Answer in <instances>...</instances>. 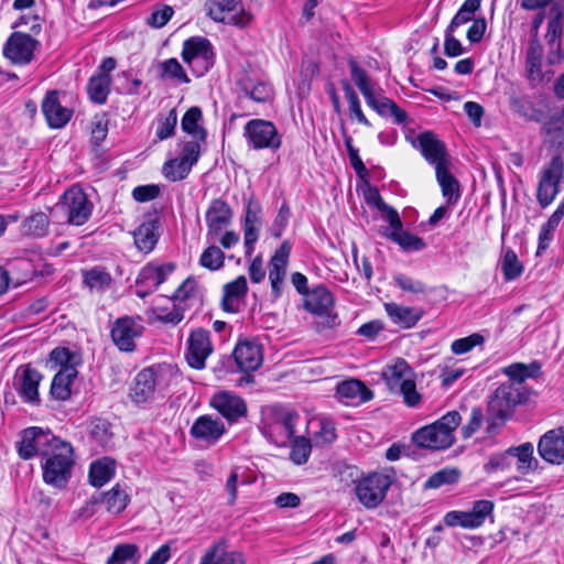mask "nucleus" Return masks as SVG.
I'll use <instances>...</instances> for the list:
<instances>
[{
	"label": "nucleus",
	"mask_w": 564,
	"mask_h": 564,
	"mask_svg": "<svg viewBox=\"0 0 564 564\" xmlns=\"http://www.w3.org/2000/svg\"><path fill=\"white\" fill-rule=\"evenodd\" d=\"M460 421L459 412L449 411L434 423L416 430L412 434V441L421 448L430 451L446 449L454 444V432Z\"/></svg>",
	"instance_id": "nucleus-1"
},
{
	"label": "nucleus",
	"mask_w": 564,
	"mask_h": 564,
	"mask_svg": "<svg viewBox=\"0 0 564 564\" xmlns=\"http://www.w3.org/2000/svg\"><path fill=\"white\" fill-rule=\"evenodd\" d=\"M43 458L44 481L56 488L64 487L70 478L74 465V451L70 443L57 437L48 449L43 452Z\"/></svg>",
	"instance_id": "nucleus-2"
},
{
	"label": "nucleus",
	"mask_w": 564,
	"mask_h": 564,
	"mask_svg": "<svg viewBox=\"0 0 564 564\" xmlns=\"http://www.w3.org/2000/svg\"><path fill=\"white\" fill-rule=\"evenodd\" d=\"M382 377L389 390L401 394L408 406L415 408L421 403L422 397L416 390L414 372L404 359L387 366Z\"/></svg>",
	"instance_id": "nucleus-3"
},
{
	"label": "nucleus",
	"mask_w": 564,
	"mask_h": 564,
	"mask_svg": "<svg viewBox=\"0 0 564 564\" xmlns=\"http://www.w3.org/2000/svg\"><path fill=\"white\" fill-rule=\"evenodd\" d=\"M528 394L523 387L517 386L516 383L505 382L501 383L488 402V415L491 421L488 426V431L496 425L495 421L503 423L508 420L517 405L525 402Z\"/></svg>",
	"instance_id": "nucleus-4"
},
{
	"label": "nucleus",
	"mask_w": 564,
	"mask_h": 564,
	"mask_svg": "<svg viewBox=\"0 0 564 564\" xmlns=\"http://www.w3.org/2000/svg\"><path fill=\"white\" fill-rule=\"evenodd\" d=\"M174 376V370L169 365H159L141 370L131 389V398L135 403L150 400L156 390L166 389Z\"/></svg>",
	"instance_id": "nucleus-5"
},
{
	"label": "nucleus",
	"mask_w": 564,
	"mask_h": 564,
	"mask_svg": "<svg viewBox=\"0 0 564 564\" xmlns=\"http://www.w3.org/2000/svg\"><path fill=\"white\" fill-rule=\"evenodd\" d=\"M56 207L65 215L67 224L82 226L91 216L94 205L80 186L73 185L63 194Z\"/></svg>",
	"instance_id": "nucleus-6"
},
{
	"label": "nucleus",
	"mask_w": 564,
	"mask_h": 564,
	"mask_svg": "<svg viewBox=\"0 0 564 564\" xmlns=\"http://www.w3.org/2000/svg\"><path fill=\"white\" fill-rule=\"evenodd\" d=\"M392 479L383 474L372 473L356 484V496L367 509L377 508L386 498Z\"/></svg>",
	"instance_id": "nucleus-7"
},
{
	"label": "nucleus",
	"mask_w": 564,
	"mask_h": 564,
	"mask_svg": "<svg viewBox=\"0 0 564 564\" xmlns=\"http://www.w3.org/2000/svg\"><path fill=\"white\" fill-rule=\"evenodd\" d=\"M243 137L248 147L253 150L270 149L278 150L282 140L276 127L268 120L252 119L243 128Z\"/></svg>",
	"instance_id": "nucleus-8"
},
{
	"label": "nucleus",
	"mask_w": 564,
	"mask_h": 564,
	"mask_svg": "<svg viewBox=\"0 0 564 564\" xmlns=\"http://www.w3.org/2000/svg\"><path fill=\"white\" fill-rule=\"evenodd\" d=\"M333 306V294L324 285H317L305 295L304 308L321 318L318 324L323 328H333L338 324Z\"/></svg>",
	"instance_id": "nucleus-9"
},
{
	"label": "nucleus",
	"mask_w": 564,
	"mask_h": 564,
	"mask_svg": "<svg viewBox=\"0 0 564 564\" xmlns=\"http://www.w3.org/2000/svg\"><path fill=\"white\" fill-rule=\"evenodd\" d=\"M207 14L216 22L245 26L251 17L243 10L240 0H208L205 3Z\"/></svg>",
	"instance_id": "nucleus-10"
},
{
	"label": "nucleus",
	"mask_w": 564,
	"mask_h": 564,
	"mask_svg": "<svg viewBox=\"0 0 564 564\" xmlns=\"http://www.w3.org/2000/svg\"><path fill=\"white\" fill-rule=\"evenodd\" d=\"M40 42L23 31L13 32L3 45V55L17 65H28L34 57Z\"/></svg>",
	"instance_id": "nucleus-11"
},
{
	"label": "nucleus",
	"mask_w": 564,
	"mask_h": 564,
	"mask_svg": "<svg viewBox=\"0 0 564 564\" xmlns=\"http://www.w3.org/2000/svg\"><path fill=\"white\" fill-rule=\"evenodd\" d=\"M348 65L350 68V76L365 97L367 105L375 109L381 117H389V104H393V101L387 97H377L375 95L367 72L358 65L355 58H349Z\"/></svg>",
	"instance_id": "nucleus-12"
},
{
	"label": "nucleus",
	"mask_w": 564,
	"mask_h": 564,
	"mask_svg": "<svg viewBox=\"0 0 564 564\" xmlns=\"http://www.w3.org/2000/svg\"><path fill=\"white\" fill-rule=\"evenodd\" d=\"M56 436L51 431H44L41 427L32 426L22 432L21 441L17 444L18 454L22 459H30L35 455L43 457V452L56 441Z\"/></svg>",
	"instance_id": "nucleus-13"
},
{
	"label": "nucleus",
	"mask_w": 564,
	"mask_h": 564,
	"mask_svg": "<svg viewBox=\"0 0 564 564\" xmlns=\"http://www.w3.org/2000/svg\"><path fill=\"white\" fill-rule=\"evenodd\" d=\"M494 502L490 500H478L474 502L470 511H449L444 517L447 527H462L475 529L484 524L486 518L492 513Z\"/></svg>",
	"instance_id": "nucleus-14"
},
{
	"label": "nucleus",
	"mask_w": 564,
	"mask_h": 564,
	"mask_svg": "<svg viewBox=\"0 0 564 564\" xmlns=\"http://www.w3.org/2000/svg\"><path fill=\"white\" fill-rule=\"evenodd\" d=\"M562 174L563 163L557 158L552 159L542 171L536 193V199L542 208L547 207L558 194Z\"/></svg>",
	"instance_id": "nucleus-15"
},
{
	"label": "nucleus",
	"mask_w": 564,
	"mask_h": 564,
	"mask_svg": "<svg viewBox=\"0 0 564 564\" xmlns=\"http://www.w3.org/2000/svg\"><path fill=\"white\" fill-rule=\"evenodd\" d=\"M143 329L139 321L130 316H123L113 322L110 335L119 350L131 352L135 349L134 339L142 335Z\"/></svg>",
	"instance_id": "nucleus-16"
},
{
	"label": "nucleus",
	"mask_w": 564,
	"mask_h": 564,
	"mask_svg": "<svg viewBox=\"0 0 564 564\" xmlns=\"http://www.w3.org/2000/svg\"><path fill=\"white\" fill-rule=\"evenodd\" d=\"M209 404L226 419L229 425L237 423L241 417L247 416L248 413L245 400L229 391L215 393L210 398Z\"/></svg>",
	"instance_id": "nucleus-17"
},
{
	"label": "nucleus",
	"mask_w": 564,
	"mask_h": 564,
	"mask_svg": "<svg viewBox=\"0 0 564 564\" xmlns=\"http://www.w3.org/2000/svg\"><path fill=\"white\" fill-rule=\"evenodd\" d=\"M42 375L34 368L21 366L15 373L14 388L21 399L32 405L40 404L39 384Z\"/></svg>",
	"instance_id": "nucleus-18"
},
{
	"label": "nucleus",
	"mask_w": 564,
	"mask_h": 564,
	"mask_svg": "<svg viewBox=\"0 0 564 564\" xmlns=\"http://www.w3.org/2000/svg\"><path fill=\"white\" fill-rule=\"evenodd\" d=\"M291 253V245L283 241L275 250L269 262V280L271 284L272 296L276 300L282 294L283 281L286 274V267Z\"/></svg>",
	"instance_id": "nucleus-19"
},
{
	"label": "nucleus",
	"mask_w": 564,
	"mask_h": 564,
	"mask_svg": "<svg viewBox=\"0 0 564 564\" xmlns=\"http://www.w3.org/2000/svg\"><path fill=\"white\" fill-rule=\"evenodd\" d=\"M42 112L50 128L62 129L73 117V109L62 105L58 90H50L42 100Z\"/></svg>",
	"instance_id": "nucleus-20"
},
{
	"label": "nucleus",
	"mask_w": 564,
	"mask_h": 564,
	"mask_svg": "<svg viewBox=\"0 0 564 564\" xmlns=\"http://www.w3.org/2000/svg\"><path fill=\"white\" fill-rule=\"evenodd\" d=\"M226 433V426L218 417L200 415L191 426L189 434L206 445L216 444Z\"/></svg>",
	"instance_id": "nucleus-21"
},
{
	"label": "nucleus",
	"mask_w": 564,
	"mask_h": 564,
	"mask_svg": "<svg viewBox=\"0 0 564 564\" xmlns=\"http://www.w3.org/2000/svg\"><path fill=\"white\" fill-rule=\"evenodd\" d=\"M212 351L213 347L209 333L202 328L192 332L186 352L188 365L195 369H203L205 367V360Z\"/></svg>",
	"instance_id": "nucleus-22"
},
{
	"label": "nucleus",
	"mask_w": 564,
	"mask_h": 564,
	"mask_svg": "<svg viewBox=\"0 0 564 564\" xmlns=\"http://www.w3.org/2000/svg\"><path fill=\"white\" fill-rule=\"evenodd\" d=\"M539 455L547 463H564V429L547 431L539 441Z\"/></svg>",
	"instance_id": "nucleus-23"
},
{
	"label": "nucleus",
	"mask_w": 564,
	"mask_h": 564,
	"mask_svg": "<svg viewBox=\"0 0 564 564\" xmlns=\"http://www.w3.org/2000/svg\"><path fill=\"white\" fill-rule=\"evenodd\" d=\"M231 218L230 206L223 199H214L206 212L207 238L215 240L231 223Z\"/></svg>",
	"instance_id": "nucleus-24"
},
{
	"label": "nucleus",
	"mask_w": 564,
	"mask_h": 564,
	"mask_svg": "<svg viewBox=\"0 0 564 564\" xmlns=\"http://www.w3.org/2000/svg\"><path fill=\"white\" fill-rule=\"evenodd\" d=\"M417 148L424 159L436 166H445L448 164L445 144L437 139L432 131H424L417 135Z\"/></svg>",
	"instance_id": "nucleus-25"
},
{
	"label": "nucleus",
	"mask_w": 564,
	"mask_h": 564,
	"mask_svg": "<svg viewBox=\"0 0 564 564\" xmlns=\"http://www.w3.org/2000/svg\"><path fill=\"white\" fill-rule=\"evenodd\" d=\"M542 59L543 46L539 39L531 37L525 55V77L532 88L544 82Z\"/></svg>",
	"instance_id": "nucleus-26"
},
{
	"label": "nucleus",
	"mask_w": 564,
	"mask_h": 564,
	"mask_svg": "<svg viewBox=\"0 0 564 564\" xmlns=\"http://www.w3.org/2000/svg\"><path fill=\"white\" fill-rule=\"evenodd\" d=\"M232 356L238 368L242 372L257 370L263 361L261 346L252 341H242L237 344Z\"/></svg>",
	"instance_id": "nucleus-27"
},
{
	"label": "nucleus",
	"mask_w": 564,
	"mask_h": 564,
	"mask_svg": "<svg viewBox=\"0 0 564 564\" xmlns=\"http://www.w3.org/2000/svg\"><path fill=\"white\" fill-rule=\"evenodd\" d=\"M175 269L173 263H166L160 267L147 265L144 267L139 276L137 279V284L139 288L147 286V291L138 290L137 295L140 297H145L149 293L156 290L166 279V276L172 273Z\"/></svg>",
	"instance_id": "nucleus-28"
},
{
	"label": "nucleus",
	"mask_w": 564,
	"mask_h": 564,
	"mask_svg": "<svg viewBox=\"0 0 564 564\" xmlns=\"http://www.w3.org/2000/svg\"><path fill=\"white\" fill-rule=\"evenodd\" d=\"M159 228V220L151 218L134 229L133 239L139 251L149 253L154 249L160 237Z\"/></svg>",
	"instance_id": "nucleus-29"
},
{
	"label": "nucleus",
	"mask_w": 564,
	"mask_h": 564,
	"mask_svg": "<svg viewBox=\"0 0 564 564\" xmlns=\"http://www.w3.org/2000/svg\"><path fill=\"white\" fill-rule=\"evenodd\" d=\"M209 57H214L210 42L205 37H191L183 44L182 58L187 65H193L197 59H203L204 64L209 63Z\"/></svg>",
	"instance_id": "nucleus-30"
},
{
	"label": "nucleus",
	"mask_w": 564,
	"mask_h": 564,
	"mask_svg": "<svg viewBox=\"0 0 564 564\" xmlns=\"http://www.w3.org/2000/svg\"><path fill=\"white\" fill-rule=\"evenodd\" d=\"M384 310L390 319L403 328L415 326L424 315V311L420 307L402 306L397 303H386Z\"/></svg>",
	"instance_id": "nucleus-31"
},
{
	"label": "nucleus",
	"mask_w": 564,
	"mask_h": 564,
	"mask_svg": "<svg viewBox=\"0 0 564 564\" xmlns=\"http://www.w3.org/2000/svg\"><path fill=\"white\" fill-rule=\"evenodd\" d=\"M239 98H249L256 102H268L273 97L271 85L265 82H254L250 77H245L238 82Z\"/></svg>",
	"instance_id": "nucleus-32"
},
{
	"label": "nucleus",
	"mask_w": 564,
	"mask_h": 564,
	"mask_svg": "<svg viewBox=\"0 0 564 564\" xmlns=\"http://www.w3.org/2000/svg\"><path fill=\"white\" fill-rule=\"evenodd\" d=\"M337 393L340 398L354 402H367L373 397L372 391L356 379L347 380L338 384Z\"/></svg>",
	"instance_id": "nucleus-33"
},
{
	"label": "nucleus",
	"mask_w": 564,
	"mask_h": 564,
	"mask_svg": "<svg viewBox=\"0 0 564 564\" xmlns=\"http://www.w3.org/2000/svg\"><path fill=\"white\" fill-rule=\"evenodd\" d=\"M77 375V370L72 367L59 369L53 378L51 394L57 400H67L70 397V383Z\"/></svg>",
	"instance_id": "nucleus-34"
},
{
	"label": "nucleus",
	"mask_w": 564,
	"mask_h": 564,
	"mask_svg": "<svg viewBox=\"0 0 564 564\" xmlns=\"http://www.w3.org/2000/svg\"><path fill=\"white\" fill-rule=\"evenodd\" d=\"M382 236L399 245V247L406 252L420 251L423 250L426 246L422 238L406 230H403V228L400 230L384 229L382 231Z\"/></svg>",
	"instance_id": "nucleus-35"
},
{
	"label": "nucleus",
	"mask_w": 564,
	"mask_h": 564,
	"mask_svg": "<svg viewBox=\"0 0 564 564\" xmlns=\"http://www.w3.org/2000/svg\"><path fill=\"white\" fill-rule=\"evenodd\" d=\"M435 173L443 196L446 197L449 204L456 203L460 196L459 184L449 172L448 164L445 166H436Z\"/></svg>",
	"instance_id": "nucleus-36"
},
{
	"label": "nucleus",
	"mask_w": 564,
	"mask_h": 564,
	"mask_svg": "<svg viewBox=\"0 0 564 564\" xmlns=\"http://www.w3.org/2000/svg\"><path fill=\"white\" fill-rule=\"evenodd\" d=\"M112 278L102 267H94L83 271V284L91 292H104L110 286Z\"/></svg>",
	"instance_id": "nucleus-37"
},
{
	"label": "nucleus",
	"mask_w": 564,
	"mask_h": 564,
	"mask_svg": "<svg viewBox=\"0 0 564 564\" xmlns=\"http://www.w3.org/2000/svg\"><path fill=\"white\" fill-rule=\"evenodd\" d=\"M111 76L96 74L90 77L87 85V93L93 102L102 105L110 93Z\"/></svg>",
	"instance_id": "nucleus-38"
},
{
	"label": "nucleus",
	"mask_w": 564,
	"mask_h": 564,
	"mask_svg": "<svg viewBox=\"0 0 564 564\" xmlns=\"http://www.w3.org/2000/svg\"><path fill=\"white\" fill-rule=\"evenodd\" d=\"M203 113L200 108L191 107L182 118L181 127L182 130L193 138L205 141L207 137L206 130L199 126V121L202 120Z\"/></svg>",
	"instance_id": "nucleus-39"
},
{
	"label": "nucleus",
	"mask_w": 564,
	"mask_h": 564,
	"mask_svg": "<svg viewBox=\"0 0 564 564\" xmlns=\"http://www.w3.org/2000/svg\"><path fill=\"white\" fill-rule=\"evenodd\" d=\"M115 475V463L104 458L94 462L89 468V481L94 487H101Z\"/></svg>",
	"instance_id": "nucleus-40"
},
{
	"label": "nucleus",
	"mask_w": 564,
	"mask_h": 564,
	"mask_svg": "<svg viewBox=\"0 0 564 564\" xmlns=\"http://www.w3.org/2000/svg\"><path fill=\"white\" fill-rule=\"evenodd\" d=\"M139 560V546L137 544L124 543L115 547L106 564H138Z\"/></svg>",
	"instance_id": "nucleus-41"
},
{
	"label": "nucleus",
	"mask_w": 564,
	"mask_h": 564,
	"mask_svg": "<svg viewBox=\"0 0 564 564\" xmlns=\"http://www.w3.org/2000/svg\"><path fill=\"white\" fill-rule=\"evenodd\" d=\"M48 226V216L43 212H39L25 218L22 228L25 235L41 238L47 234Z\"/></svg>",
	"instance_id": "nucleus-42"
},
{
	"label": "nucleus",
	"mask_w": 564,
	"mask_h": 564,
	"mask_svg": "<svg viewBox=\"0 0 564 564\" xmlns=\"http://www.w3.org/2000/svg\"><path fill=\"white\" fill-rule=\"evenodd\" d=\"M507 454L518 458V469L522 474L535 468L538 465V460L533 457V445L531 443H524L518 447H511L507 451Z\"/></svg>",
	"instance_id": "nucleus-43"
},
{
	"label": "nucleus",
	"mask_w": 564,
	"mask_h": 564,
	"mask_svg": "<svg viewBox=\"0 0 564 564\" xmlns=\"http://www.w3.org/2000/svg\"><path fill=\"white\" fill-rule=\"evenodd\" d=\"M128 501L129 496L120 488L119 485H116L111 490L104 495L106 508L113 514L121 513L126 509Z\"/></svg>",
	"instance_id": "nucleus-44"
},
{
	"label": "nucleus",
	"mask_w": 564,
	"mask_h": 564,
	"mask_svg": "<svg viewBox=\"0 0 564 564\" xmlns=\"http://www.w3.org/2000/svg\"><path fill=\"white\" fill-rule=\"evenodd\" d=\"M159 75L161 79H174L178 83H189L183 66L176 58H169L159 65Z\"/></svg>",
	"instance_id": "nucleus-45"
},
{
	"label": "nucleus",
	"mask_w": 564,
	"mask_h": 564,
	"mask_svg": "<svg viewBox=\"0 0 564 564\" xmlns=\"http://www.w3.org/2000/svg\"><path fill=\"white\" fill-rule=\"evenodd\" d=\"M501 271L506 281L518 279L523 272V265L512 249H506L501 259Z\"/></svg>",
	"instance_id": "nucleus-46"
},
{
	"label": "nucleus",
	"mask_w": 564,
	"mask_h": 564,
	"mask_svg": "<svg viewBox=\"0 0 564 564\" xmlns=\"http://www.w3.org/2000/svg\"><path fill=\"white\" fill-rule=\"evenodd\" d=\"M192 167L191 164L184 162L181 158H176L164 163L162 173L167 180L176 182L184 180L189 174Z\"/></svg>",
	"instance_id": "nucleus-47"
},
{
	"label": "nucleus",
	"mask_w": 564,
	"mask_h": 564,
	"mask_svg": "<svg viewBox=\"0 0 564 564\" xmlns=\"http://www.w3.org/2000/svg\"><path fill=\"white\" fill-rule=\"evenodd\" d=\"M174 302H200V295L197 289V282L194 278H187L174 292L172 296Z\"/></svg>",
	"instance_id": "nucleus-48"
},
{
	"label": "nucleus",
	"mask_w": 564,
	"mask_h": 564,
	"mask_svg": "<svg viewBox=\"0 0 564 564\" xmlns=\"http://www.w3.org/2000/svg\"><path fill=\"white\" fill-rule=\"evenodd\" d=\"M460 473L456 468H444L432 476L424 484L425 489H437L444 485H452L458 481Z\"/></svg>",
	"instance_id": "nucleus-49"
},
{
	"label": "nucleus",
	"mask_w": 564,
	"mask_h": 564,
	"mask_svg": "<svg viewBox=\"0 0 564 564\" xmlns=\"http://www.w3.org/2000/svg\"><path fill=\"white\" fill-rule=\"evenodd\" d=\"M311 452L312 445L308 438L295 437L291 445L290 459L296 465H303L308 460Z\"/></svg>",
	"instance_id": "nucleus-50"
},
{
	"label": "nucleus",
	"mask_w": 564,
	"mask_h": 564,
	"mask_svg": "<svg viewBox=\"0 0 564 564\" xmlns=\"http://www.w3.org/2000/svg\"><path fill=\"white\" fill-rule=\"evenodd\" d=\"M224 260L225 254L223 250L213 245L203 251L199 264L208 270L216 271L224 265Z\"/></svg>",
	"instance_id": "nucleus-51"
},
{
	"label": "nucleus",
	"mask_w": 564,
	"mask_h": 564,
	"mask_svg": "<svg viewBox=\"0 0 564 564\" xmlns=\"http://www.w3.org/2000/svg\"><path fill=\"white\" fill-rule=\"evenodd\" d=\"M50 360L56 366H59L61 369H65L67 367L76 369V366L79 364V356L70 351L68 348L57 347L51 351Z\"/></svg>",
	"instance_id": "nucleus-52"
},
{
	"label": "nucleus",
	"mask_w": 564,
	"mask_h": 564,
	"mask_svg": "<svg viewBox=\"0 0 564 564\" xmlns=\"http://www.w3.org/2000/svg\"><path fill=\"white\" fill-rule=\"evenodd\" d=\"M177 124V113L173 108L170 110L169 115L165 118L159 119L158 129H156V138L160 141L166 140L171 138Z\"/></svg>",
	"instance_id": "nucleus-53"
},
{
	"label": "nucleus",
	"mask_w": 564,
	"mask_h": 564,
	"mask_svg": "<svg viewBox=\"0 0 564 564\" xmlns=\"http://www.w3.org/2000/svg\"><path fill=\"white\" fill-rule=\"evenodd\" d=\"M174 10L167 4L158 6L151 15L147 19V23L154 29H161L172 19Z\"/></svg>",
	"instance_id": "nucleus-54"
},
{
	"label": "nucleus",
	"mask_w": 564,
	"mask_h": 564,
	"mask_svg": "<svg viewBox=\"0 0 564 564\" xmlns=\"http://www.w3.org/2000/svg\"><path fill=\"white\" fill-rule=\"evenodd\" d=\"M530 368L539 369L534 364L530 367L523 364H512L503 369V373L507 375L517 386L522 387V382L532 377L533 373L530 371Z\"/></svg>",
	"instance_id": "nucleus-55"
},
{
	"label": "nucleus",
	"mask_w": 564,
	"mask_h": 564,
	"mask_svg": "<svg viewBox=\"0 0 564 564\" xmlns=\"http://www.w3.org/2000/svg\"><path fill=\"white\" fill-rule=\"evenodd\" d=\"M484 340V336L475 333L467 337L454 340L451 349L455 355H463L470 351L474 347L481 345Z\"/></svg>",
	"instance_id": "nucleus-56"
},
{
	"label": "nucleus",
	"mask_w": 564,
	"mask_h": 564,
	"mask_svg": "<svg viewBox=\"0 0 564 564\" xmlns=\"http://www.w3.org/2000/svg\"><path fill=\"white\" fill-rule=\"evenodd\" d=\"M108 122L106 115L96 116L91 121V142L95 147H99L107 138Z\"/></svg>",
	"instance_id": "nucleus-57"
},
{
	"label": "nucleus",
	"mask_w": 564,
	"mask_h": 564,
	"mask_svg": "<svg viewBox=\"0 0 564 564\" xmlns=\"http://www.w3.org/2000/svg\"><path fill=\"white\" fill-rule=\"evenodd\" d=\"M218 546L210 547L200 560V564H241L234 554H225L217 557Z\"/></svg>",
	"instance_id": "nucleus-58"
},
{
	"label": "nucleus",
	"mask_w": 564,
	"mask_h": 564,
	"mask_svg": "<svg viewBox=\"0 0 564 564\" xmlns=\"http://www.w3.org/2000/svg\"><path fill=\"white\" fill-rule=\"evenodd\" d=\"M200 156V145L199 140L186 141L183 144L182 152L180 158L191 164L195 165Z\"/></svg>",
	"instance_id": "nucleus-59"
},
{
	"label": "nucleus",
	"mask_w": 564,
	"mask_h": 564,
	"mask_svg": "<svg viewBox=\"0 0 564 564\" xmlns=\"http://www.w3.org/2000/svg\"><path fill=\"white\" fill-rule=\"evenodd\" d=\"M299 414L294 411H283L279 414L276 424L284 430L285 436L291 438L295 433V422Z\"/></svg>",
	"instance_id": "nucleus-60"
},
{
	"label": "nucleus",
	"mask_w": 564,
	"mask_h": 564,
	"mask_svg": "<svg viewBox=\"0 0 564 564\" xmlns=\"http://www.w3.org/2000/svg\"><path fill=\"white\" fill-rule=\"evenodd\" d=\"M395 284L401 288L403 291L411 293H424L425 284L421 281L414 280L410 276L398 274L394 278Z\"/></svg>",
	"instance_id": "nucleus-61"
},
{
	"label": "nucleus",
	"mask_w": 564,
	"mask_h": 564,
	"mask_svg": "<svg viewBox=\"0 0 564 564\" xmlns=\"http://www.w3.org/2000/svg\"><path fill=\"white\" fill-rule=\"evenodd\" d=\"M248 291L247 280L243 275L238 276L232 282L227 283L224 286V294L235 300L243 296Z\"/></svg>",
	"instance_id": "nucleus-62"
},
{
	"label": "nucleus",
	"mask_w": 564,
	"mask_h": 564,
	"mask_svg": "<svg viewBox=\"0 0 564 564\" xmlns=\"http://www.w3.org/2000/svg\"><path fill=\"white\" fill-rule=\"evenodd\" d=\"M160 194V187L155 184L137 186L132 191V197L140 203L149 202L156 198Z\"/></svg>",
	"instance_id": "nucleus-63"
},
{
	"label": "nucleus",
	"mask_w": 564,
	"mask_h": 564,
	"mask_svg": "<svg viewBox=\"0 0 564 564\" xmlns=\"http://www.w3.org/2000/svg\"><path fill=\"white\" fill-rule=\"evenodd\" d=\"M543 129L547 134L564 130V107L550 116L549 120L544 123Z\"/></svg>",
	"instance_id": "nucleus-64"
}]
</instances>
